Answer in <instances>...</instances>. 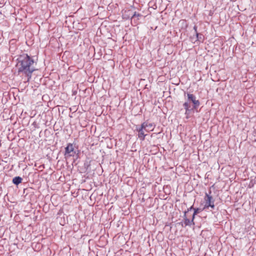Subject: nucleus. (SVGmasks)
<instances>
[{
	"label": "nucleus",
	"instance_id": "f257e3e1",
	"mask_svg": "<svg viewBox=\"0 0 256 256\" xmlns=\"http://www.w3.org/2000/svg\"><path fill=\"white\" fill-rule=\"evenodd\" d=\"M16 67L18 75L25 76V82H28L32 78V72L36 70L34 66L33 58L26 54L20 55L17 58Z\"/></svg>",
	"mask_w": 256,
	"mask_h": 256
},
{
	"label": "nucleus",
	"instance_id": "f03ea898",
	"mask_svg": "<svg viewBox=\"0 0 256 256\" xmlns=\"http://www.w3.org/2000/svg\"><path fill=\"white\" fill-rule=\"evenodd\" d=\"M187 100L184 104L188 103V108L194 109L198 112L197 109L200 106V102L196 99V97L194 94L188 92L186 94Z\"/></svg>",
	"mask_w": 256,
	"mask_h": 256
},
{
	"label": "nucleus",
	"instance_id": "7ed1b4c3",
	"mask_svg": "<svg viewBox=\"0 0 256 256\" xmlns=\"http://www.w3.org/2000/svg\"><path fill=\"white\" fill-rule=\"evenodd\" d=\"M211 192L210 191L209 194L206 193L204 196L205 204L203 210L208 209L209 207L214 209L215 206L214 204V200L212 197L210 196Z\"/></svg>",
	"mask_w": 256,
	"mask_h": 256
},
{
	"label": "nucleus",
	"instance_id": "20e7f679",
	"mask_svg": "<svg viewBox=\"0 0 256 256\" xmlns=\"http://www.w3.org/2000/svg\"><path fill=\"white\" fill-rule=\"evenodd\" d=\"M74 146L71 143H68L65 148L64 156L67 158L71 156H74L76 154Z\"/></svg>",
	"mask_w": 256,
	"mask_h": 256
},
{
	"label": "nucleus",
	"instance_id": "39448f33",
	"mask_svg": "<svg viewBox=\"0 0 256 256\" xmlns=\"http://www.w3.org/2000/svg\"><path fill=\"white\" fill-rule=\"evenodd\" d=\"M136 130L138 132V138L140 140L143 141L145 139L146 136L147 135L144 133V126H136Z\"/></svg>",
	"mask_w": 256,
	"mask_h": 256
},
{
	"label": "nucleus",
	"instance_id": "423d86ee",
	"mask_svg": "<svg viewBox=\"0 0 256 256\" xmlns=\"http://www.w3.org/2000/svg\"><path fill=\"white\" fill-rule=\"evenodd\" d=\"M188 216L186 214V212H184V224H182V226H192L194 225V221H193V220H190L188 218Z\"/></svg>",
	"mask_w": 256,
	"mask_h": 256
},
{
	"label": "nucleus",
	"instance_id": "0eeeda50",
	"mask_svg": "<svg viewBox=\"0 0 256 256\" xmlns=\"http://www.w3.org/2000/svg\"><path fill=\"white\" fill-rule=\"evenodd\" d=\"M188 103L183 104V106L186 110L184 114L186 115V118L187 119H188L190 117V112L192 111L195 110L194 109H192L190 108H188Z\"/></svg>",
	"mask_w": 256,
	"mask_h": 256
},
{
	"label": "nucleus",
	"instance_id": "6e6552de",
	"mask_svg": "<svg viewBox=\"0 0 256 256\" xmlns=\"http://www.w3.org/2000/svg\"><path fill=\"white\" fill-rule=\"evenodd\" d=\"M141 126H144V128L147 130V128L150 130L151 131L154 130V126L152 123H148L147 122H144L141 124Z\"/></svg>",
	"mask_w": 256,
	"mask_h": 256
},
{
	"label": "nucleus",
	"instance_id": "1a4fd4ad",
	"mask_svg": "<svg viewBox=\"0 0 256 256\" xmlns=\"http://www.w3.org/2000/svg\"><path fill=\"white\" fill-rule=\"evenodd\" d=\"M22 180L20 176H16L12 179V182L16 185H18L22 182Z\"/></svg>",
	"mask_w": 256,
	"mask_h": 256
},
{
	"label": "nucleus",
	"instance_id": "9d476101",
	"mask_svg": "<svg viewBox=\"0 0 256 256\" xmlns=\"http://www.w3.org/2000/svg\"><path fill=\"white\" fill-rule=\"evenodd\" d=\"M196 40H194V42H202L204 40V36L202 34L196 32Z\"/></svg>",
	"mask_w": 256,
	"mask_h": 256
},
{
	"label": "nucleus",
	"instance_id": "9b49d317",
	"mask_svg": "<svg viewBox=\"0 0 256 256\" xmlns=\"http://www.w3.org/2000/svg\"><path fill=\"white\" fill-rule=\"evenodd\" d=\"M203 210L202 209H201V208H194V215H196V214L200 213V212H201Z\"/></svg>",
	"mask_w": 256,
	"mask_h": 256
},
{
	"label": "nucleus",
	"instance_id": "f8f14e48",
	"mask_svg": "<svg viewBox=\"0 0 256 256\" xmlns=\"http://www.w3.org/2000/svg\"><path fill=\"white\" fill-rule=\"evenodd\" d=\"M194 208H193V206H191L190 208H188V210L186 211H185L184 212H186V214L188 213L190 211H191L192 210H194Z\"/></svg>",
	"mask_w": 256,
	"mask_h": 256
},
{
	"label": "nucleus",
	"instance_id": "ddd939ff",
	"mask_svg": "<svg viewBox=\"0 0 256 256\" xmlns=\"http://www.w3.org/2000/svg\"><path fill=\"white\" fill-rule=\"evenodd\" d=\"M140 16V14H137L136 12H134V14H133L132 18H134V17H138Z\"/></svg>",
	"mask_w": 256,
	"mask_h": 256
},
{
	"label": "nucleus",
	"instance_id": "4468645a",
	"mask_svg": "<svg viewBox=\"0 0 256 256\" xmlns=\"http://www.w3.org/2000/svg\"><path fill=\"white\" fill-rule=\"evenodd\" d=\"M194 32H196H196H197V26H194Z\"/></svg>",
	"mask_w": 256,
	"mask_h": 256
},
{
	"label": "nucleus",
	"instance_id": "2eb2a0df",
	"mask_svg": "<svg viewBox=\"0 0 256 256\" xmlns=\"http://www.w3.org/2000/svg\"><path fill=\"white\" fill-rule=\"evenodd\" d=\"M195 216L196 215H194V213H193L192 216V220H193V221H194Z\"/></svg>",
	"mask_w": 256,
	"mask_h": 256
},
{
	"label": "nucleus",
	"instance_id": "dca6fc26",
	"mask_svg": "<svg viewBox=\"0 0 256 256\" xmlns=\"http://www.w3.org/2000/svg\"><path fill=\"white\" fill-rule=\"evenodd\" d=\"M149 131H151L150 130H148V128H147V130H144V132H148Z\"/></svg>",
	"mask_w": 256,
	"mask_h": 256
},
{
	"label": "nucleus",
	"instance_id": "f3484780",
	"mask_svg": "<svg viewBox=\"0 0 256 256\" xmlns=\"http://www.w3.org/2000/svg\"><path fill=\"white\" fill-rule=\"evenodd\" d=\"M1 4H2L0 3V6H1Z\"/></svg>",
	"mask_w": 256,
	"mask_h": 256
},
{
	"label": "nucleus",
	"instance_id": "a211bd4d",
	"mask_svg": "<svg viewBox=\"0 0 256 256\" xmlns=\"http://www.w3.org/2000/svg\"><path fill=\"white\" fill-rule=\"evenodd\" d=\"M1 4H2L0 3V6H1Z\"/></svg>",
	"mask_w": 256,
	"mask_h": 256
}]
</instances>
